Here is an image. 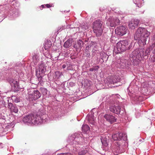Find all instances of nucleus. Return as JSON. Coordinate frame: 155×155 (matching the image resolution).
I'll return each mask as SVG.
<instances>
[{"instance_id": "nucleus-1", "label": "nucleus", "mask_w": 155, "mask_h": 155, "mask_svg": "<svg viewBox=\"0 0 155 155\" xmlns=\"http://www.w3.org/2000/svg\"><path fill=\"white\" fill-rule=\"evenodd\" d=\"M150 34L144 28L140 27L137 29L134 35V39L138 40V43L140 46H142L146 44L147 39L149 38Z\"/></svg>"}, {"instance_id": "nucleus-2", "label": "nucleus", "mask_w": 155, "mask_h": 155, "mask_svg": "<svg viewBox=\"0 0 155 155\" xmlns=\"http://www.w3.org/2000/svg\"><path fill=\"white\" fill-rule=\"evenodd\" d=\"M117 137V153H122L124 152V149L123 143H124L122 141H125L127 140V135L122 132H119Z\"/></svg>"}, {"instance_id": "nucleus-3", "label": "nucleus", "mask_w": 155, "mask_h": 155, "mask_svg": "<svg viewBox=\"0 0 155 155\" xmlns=\"http://www.w3.org/2000/svg\"><path fill=\"white\" fill-rule=\"evenodd\" d=\"M102 21L100 20H96L93 23V31L97 36H101L103 30L101 28Z\"/></svg>"}, {"instance_id": "nucleus-4", "label": "nucleus", "mask_w": 155, "mask_h": 155, "mask_svg": "<svg viewBox=\"0 0 155 155\" xmlns=\"http://www.w3.org/2000/svg\"><path fill=\"white\" fill-rule=\"evenodd\" d=\"M129 42L127 40L121 41L117 43V53H120L125 51L128 45Z\"/></svg>"}, {"instance_id": "nucleus-5", "label": "nucleus", "mask_w": 155, "mask_h": 155, "mask_svg": "<svg viewBox=\"0 0 155 155\" xmlns=\"http://www.w3.org/2000/svg\"><path fill=\"white\" fill-rule=\"evenodd\" d=\"M28 95L29 99L31 101H33L38 99L41 96V94L38 90H34L32 93L29 92Z\"/></svg>"}, {"instance_id": "nucleus-6", "label": "nucleus", "mask_w": 155, "mask_h": 155, "mask_svg": "<svg viewBox=\"0 0 155 155\" xmlns=\"http://www.w3.org/2000/svg\"><path fill=\"white\" fill-rule=\"evenodd\" d=\"M127 31V29L124 26H121L117 28V35L122 36L125 34Z\"/></svg>"}, {"instance_id": "nucleus-7", "label": "nucleus", "mask_w": 155, "mask_h": 155, "mask_svg": "<svg viewBox=\"0 0 155 155\" xmlns=\"http://www.w3.org/2000/svg\"><path fill=\"white\" fill-rule=\"evenodd\" d=\"M139 23L140 21L138 19L132 20L129 22V28L130 29H134L138 26Z\"/></svg>"}, {"instance_id": "nucleus-8", "label": "nucleus", "mask_w": 155, "mask_h": 155, "mask_svg": "<svg viewBox=\"0 0 155 155\" xmlns=\"http://www.w3.org/2000/svg\"><path fill=\"white\" fill-rule=\"evenodd\" d=\"M133 59L137 61L141 57L140 52L139 50L136 49L133 51L131 54Z\"/></svg>"}, {"instance_id": "nucleus-9", "label": "nucleus", "mask_w": 155, "mask_h": 155, "mask_svg": "<svg viewBox=\"0 0 155 155\" xmlns=\"http://www.w3.org/2000/svg\"><path fill=\"white\" fill-rule=\"evenodd\" d=\"M35 119V117L34 115L30 114L27 116L23 119V121L24 123H31L34 124V120Z\"/></svg>"}, {"instance_id": "nucleus-10", "label": "nucleus", "mask_w": 155, "mask_h": 155, "mask_svg": "<svg viewBox=\"0 0 155 155\" xmlns=\"http://www.w3.org/2000/svg\"><path fill=\"white\" fill-rule=\"evenodd\" d=\"M9 82L12 86H13L14 87L15 90V91H19V83L18 81L15 80L12 78H11L9 79Z\"/></svg>"}, {"instance_id": "nucleus-11", "label": "nucleus", "mask_w": 155, "mask_h": 155, "mask_svg": "<svg viewBox=\"0 0 155 155\" xmlns=\"http://www.w3.org/2000/svg\"><path fill=\"white\" fill-rule=\"evenodd\" d=\"M104 117L107 120L110 122L111 123L114 122L115 120L114 117L111 115L106 114L104 116Z\"/></svg>"}, {"instance_id": "nucleus-12", "label": "nucleus", "mask_w": 155, "mask_h": 155, "mask_svg": "<svg viewBox=\"0 0 155 155\" xmlns=\"http://www.w3.org/2000/svg\"><path fill=\"white\" fill-rule=\"evenodd\" d=\"M46 69V67L44 64H41L38 66V71L39 74L44 73Z\"/></svg>"}, {"instance_id": "nucleus-13", "label": "nucleus", "mask_w": 155, "mask_h": 155, "mask_svg": "<svg viewBox=\"0 0 155 155\" xmlns=\"http://www.w3.org/2000/svg\"><path fill=\"white\" fill-rule=\"evenodd\" d=\"M43 119L39 115H36L35 117V119L34 120V124H41L43 122Z\"/></svg>"}, {"instance_id": "nucleus-14", "label": "nucleus", "mask_w": 155, "mask_h": 155, "mask_svg": "<svg viewBox=\"0 0 155 155\" xmlns=\"http://www.w3.org/2000/svg\"><path fill=\"white\" fill-rule=\"evenodd\" d=\"M72 39H68L64 43V47L65 48H69L72 45Z\"/></svg>"}, {"instance_id": "nucleus-15", "label": "nucleus", "mask_w": 155, "mask_h": 155, "mask_svg": "<svg viewBox=\"0 0 155 155\" xmlns=\"http://www.w3.org/2000/svg\"><path fill=\"white\" fill-rule=\"evenodd\" d=\"M52 43L50 41H47L45 42L44 45L45 49L46 50H48L49 48L51 47Z\"/></svg>"}, {"instance_id": "nucleus-16", "label": "nucleus", "mask_w": 155, "mask_h": 155, "mask_svg": "<svg viewBox=\"0 0 155 155\" xmlns=\"http://www.w3.org/2000/svg\"><path fill=\"white\" fill-rule=\"evenodd\" d=\"M143 1V0H135L134 3L138 7H140L141 6Z\"/></svg>"}, {"instance_id": "nucleus-17", "label": "nucleus", "mask_w": 155, "mask_h": 155, "mask_svg": "<svg viewBox=\"0 0 155 155\" xmlns=\"http://www.w3.org/2000/svg\"><path fill=\"white\" fill-rule=\"evenodd\" d=\"M32 62H33L35 64H36L38 62V56L36 54H34L32 58Z\"/></svg>"}, {"instance_id": "nucleus-18", "label": "nucleus", "mask_w": 155, "mask_h": 155, "mask_svg": "<svg viewBox=\"0 0 155 155\" xmlns=\"http://www.w3.org/2000/svg\"><path fill=\"white\" fill-rule=\"evenodd\" d=\"M82 131L86 132L89 130L90 128L87 125L85 124L82 126Z\"/></svg>"}, {"instance_id": "nucleus-19", "label": "nucleus", "mask_w": 155, "mask_h": 155, "mask_svg": "<svg viewBox=\"0 0 155 155\" xmlns=\"http://www.w3.org/2000/svg\"><path fill=\"white\" fill-rule=\"evenodd\" d=\"M104 137L102 136L101 138V140L102 143H105L106 145H107V141L108 140V139L107 138H106V136L104 137Z\"/></svg>"}, {"instance_id": "nucleus-20", "label": "nucleus", "mask_w": 155, "mask_h": 155, "mask_svg": "<svg viewBox=\"0 0 155 155\" xmlns=\"http://www.w3.org/2000/svg\"><path fill=\"white\" fill-rule=\"evenodd\" d=\"M11 112H14L15 113H17L18 111V108L15 105H14L12 108V109L10 110Z\"/></svg>"}, {"instance_id": "nucleus-21", "label": "nucleus", "mask_w": 155, "mask_h": 155, "mask_svg": "<svg viewBox=\"0 0 155 155\" xmlns=\"http://www.w3.org/2000/svg\"><path fill=\"white\" fill-rule=\"evenodd\" d=\"M78 46L80 47L81 48L83 46L84 43L81 40H79L78 41Z\"/></svg>"}, {"instance_id": "nucleus-22", "label": "nucleus", "mask_w": 155, "mask_h": 155, "mask_svg": "<svg viewBox=\"0 0 155 155\" xmlns=\"http://www.w3.org/2000/svg\"><path fill=\"white\" fill-rule=\"evenodd\" d=\"M14 105L11 103L8 102V108L10 110L11 109H12V107Z\"/></svg>"}, {"instance_id": "nucleus-23", "label": "nucleus", "mask_w": 155, "mask_h": 155, "mask_svg": "<svg viewBox=\"0 0 155 155\" xmlns=\"http://www.w3.org/2000/svg\"><path fill=\"white\" fill-rule=\"evenodd\" d=\"M55 74L57 77V78H58L62 75V73L59 71H57L55 72Z\"/></svg>"}, {"instance_id": "nucleus-24", "label": "nucleus", "mask_w": 155, "mask_h": 155, "mask_svg": "<svg viewBox=\"0 0 155 155\" xmlns=\"http://www.w3.org/2000/svg\"><path fill=\"white\" fill-rule=\"evenodd\" d=\"M116 108L115 107L111 106L110 107V111L113 113H115Z\"/></svg>"}, {"instance_id": "nucleus-25", "label": "nucleus", "mask_w": 155, "mask_h": 155, "mask_svg": "<svg viewBox=\"0 0 155 155\" xmlns=\"http://www.w3.org/2000/svg\"><path fill=\"white\" fill-rule=\"evenodd\" d=\"M150 50H151V48L150 47L147 48L145 51V53L146 55L150 53Z\"/></svg>"}, {"instance_id": "nucleus-26", "label": "nucleus", "mask_w": 155, "mask_h": 155, "mask_svg": "<svg viewBox=\"0 0 155 155\" xmlns=\"http://www.w3.org/2000/svg\"><path fill=\"white\" fill-rule=\"evenodd\" d=\"M86 152L85 150H81L79 152L78 154L79 155H84L86 153Z\"/></svg>"}, {"instance_id": "nucleus-27", "label": "nucleus", "mask_w": 155, "mask_h": 155, "mask_svg": "<svg viewBox=\"0 0 155 155\" xmlns=\"http://www.w3.org/2000/svg\"><path fill=\"white\" fill-rule=\"evenodd\" d=\"M124 60L122 58L120 59H119L118 60L117 63L119 64H121V63H124Z\"/></svg>"}, {"instance_id": "nucleus-28", "label": "nucleus", "mask_w": 155, "mask_h": 155, "mask_svg": "<svg viewBox=\"0 0 155 155\" xmlns=\"http://www.w3.org/2000/svg\"><path fill=\"white\" fill-rule=\"evenodd\" d=\"M58 155H74L70 153H61Z\"/></svg>"}, {"instance_id": "nucleus-29", "label": "nucleus", "mask_w": 155, "mask_h": 155, "mask_svg": "<svg viewBox=\"0 0 155 155\" xmlns=\"http://www.w3.org/2000/svg\"><path fill=\"white\" fill-rule=\"evenodd\" d=\"M120 109H121V108L120 107H117V112L118 110L119 111V116L120 117V115H121V114H120V113H121V111L120 110ZM117 114H118L117 112Z\"/></svg>"}, {"instance_id": "nucleus-30", "label": "nucleus", "mask_w": 155, "mask_h": 155, "mask_svg": "<svg viewBox=\"0 0 155 155\" xmlns=\"http://www.w3.org/2000/svg\"><path fill=\"white\" fill-rule=\"evenodd\" d=\"M155 47V41L151 45L150 47L151 48V50H152Z\"/></svg>"}, {"instance_id": "nucleus-31", "label": "nucleus", "mask_w": 155, "mask_h": 155, "mask_svg": "<svg viewBox=\"0 0 155 155\" xmlns=\"http://www.w3.org/2000/svg\"><path fill=\"white\" fill-rule=\"evenodd\" d=\"M112 139L114 140H116V134H114L113 135H112Z\"/></svg>"}, {"instance_id": "nucleus-32", "label": "nucleus", "mask_w": 155, "mask_h": 155, "mask_svg": "<svg viewBox=\"0 0 155 155\" xmlns=\"http://www.w3.org/2000/svg\"><path fill=\"white\" fill-rule=\"evenodd\" d=\"M20 101V99L19 97H16L15 100V102L16 103H18Z\"/></svg>"}, {"instance_id": "nucleus-33", "label": "nucleus", "mask_w": 155, "mask_h": 155, "mask_svg": "<svg viewBox=\"0 0 155 155\" xmlns=\"http://www.w3.org/2000/svg\"><path fill=\"white\" fill-rule=\"evenodd\" d=\"M42 91L45 94H47V90L45 88H42L41 89Z\"/></svg>"}, {"instance_id": "nucleus-34", "label": "nucleus", "mask_w": 155, "mask_h": 155, "mask_svg": "<svg viewBox=\"0 0 155 155\" xmlns=\"http://www.w3.org/2000/svg\"><path fill=\"white\" fill-rule=\"evenodd\" d=\"M93 68H94V71H97L98 70L99 67L98 66H96L94 67Z\"/></svg>"}, {"instance_id": "nucleus-35", "label": "nucleus", "mask_w": 155, "mask_h": 155, "mask_svg": "<svg viewBox=\"0 0 155 155\" xmlns=\"http://www.w3.org/2000/svg\"><path fill=\"white\" fill-rule=\"evenodd\" d=\"M88 120L90 123H91L92 124H93L94 122V120H93V121L91 120L89 118H88Z\"/></svg>"}, {"instance_id": "nucleus-36", "label": "nucleus", "mask_w": 155, "mask_h": 155, "mask_svg": "<svg viewBox=\"0 0 155 155\" xmlns=\"http://www.w3.org/2000/svg\"><path fill=\"white\" fill-rule=\"evenodd\" d=\"M45 5L47 8H49L51 6V5L48 4H47Z\"/></svg>"}, {"instance_id": "nucleus-37", "label": "nucleus", "mask_w": 155, "mask_h": 155, "mask_svg": "<svg viewBox=\"0 0 155 155\" xmlns=\"http://www.w3.org/2000/svg\"><path fill=\"white\" fill-rule=\"evenodd\" d=\"M110 85H111L112 87H115V86L114 85V83H113V84L111 83Z\"/></svg>"}, {"instance_id": "nucleus-38", "label": "nucleus", "mask_w": 155, "mask_h": 155, "mask_svg": "<svg viewBox=\"0 0 155 155\" xmlns=\"http://www.w3.org/2000/svg\"><path fill=\"white\" fill-rule=\"evenodd\" d=\"M94 68H90L89 69V71H94Z\"/></svg>"}, {"instance_id": "nucleus-39", "label": "nucleus", "mask_w": 155, "mask_h": 155, "mask_svg": "<svg viewBox=\"0 0 155 155\" xmlns=\"http://www.w3.org/2000/svg\"><path fill=\"white\" fill-rule=\"evenodd\" d=\"M62 67L63 68H66V65L65 64H63V65Z\"/></svg>"}, {"instance_id": "nucleus-40", "label": "nucleus", "mask_w": 155, "mask_h": 155, "mask_svg": "<svg viewBox=\"0 0 155 155\" xmlns=\"http://www.w3.org/2000/svg\"><path fill=\"white\" fill-rule=\"evenodd\" d=\"M154 54V55L153 56V58L154 59V61H155V54Z\"/></svg>"}, {"instance_id": "nucleus-41", "label": "nucleus", "mask_w": 155, "mask_h": 155, "mask_svg": "<svg viewBox=\"0 0 155 155\" xmlns=\"http://www.w3.org/2000/svg\"><path fill=\"white\" fill-rule=\"evenodd\" d=\"M114 38V37H111V41H112V42H113V41H112L113 40V39Z\"/></svg>"}, {"instance_id": "nucleus-42", "label": "nucleus", "mask_w": 155, "mask_h": 155, "mask_svg": "<svg viewBox=\"0 0 155 155\" xmlns=\"http://www.w3.org/2000/svg\"><path fill=\"white\" fill-rule=\"evenodd\" d=\"M41 7L42 8H44V7H45L44 5H42L41 6Z\"/></svg>"}, {"instance_id": "nucleus-43", "label": "nucleus", "mask_w": 155, "mask_h": 155, "mask_svg": "<svg viewBox=\"0 0 155 155\" xmlns=\"http://www.w3.org/2000/svg\"><path fill=\"white\" fill-rule=\"evenodd\" d=\"M118 21H119V22H120V20H119V19H120V17L118 16Z\"/></svg>"}, {"instance_id": "nucleus-44", "label": "nucleus", "mask_w": 155, "mask_h": 155, "mask_svg": "<svg viewBox=\"0 0 155 155\" xmlns=\"http://www.w3.org/2000/svg\"><path fill=\"white\" fill-rule=\"evenodd\" d=\"M153 53L154 54H155V49H154V50L153 51Z\"/></svg>"}, {"instance_id": "nucleus-45", "label": "nucleus", "mask_w": 155, "mask_h": 155, "mask_svg": "<svg viewBox=\"0 0 155 155\" xmlns=\"http://www.w3.org/2000/svg\"><path fill=\"white\" fill-rule=\"evenodd\" d=\"M121 81V78L119 79L118 81Z\"/></svg>"}, {"instance_id": "nucleus-46", "label": "nucleus", "mask_w": 155, "mask_h": 155, "mask_svg": "<svg viewBox=\"0 0 155 155\" xmlns=\"http://www.w3.org/2000/svg\"><path fill=\"white\" fill-rule=\"evenodd\" d=\"M114 31H115V33H116V31H116V29H115Z\"/></svg>"}, {"instance_id": "nucleus-47", "label": "nucleus", "mask_w": 155, "mask_h": 155, "mask_svg": "<svg viewBox=\"0 0 155 155\" xmlns=\"http://www.w3.org/2000/svg\"><path fill=\"white\" fill-rule=\"evenodd\" d=\"M115 53L116 54V52H113V55H114Z\"/></svg>"}, {"instance_id": "nucleus-48", "label": "nucleus", "mask_w": 155, "mask_h": 155, "mask_svg": "<svg viewBox=\"0 0 155 155\" xmlns=\"http://www.w3.org/2000/svg\"><path fill=\"white\" fill-rule=\"evenodd\" d=\"M154 37H155V35H153V38H154Z\"/></svg>"}, {"instance_id": "nucleus-49", "label": "nucleus", "mask_w": 155, "mask_h": 155, "mask_svg": "<svg viewBox=\"0 0 155 155\" xmlns=\"http://www.w3.org/2000/svg\"><path fill=\"white\" fill-rule=\"evenodd\" d=\"M117 81H118V80L117 79Z\"/></svg>"}, {"instance_id": "nucleus-50", "label": "nucleus", "mask_w": 155, "mask_h": 155, "mask_svg": "<svg viewBox=\"0 0 155 155\" xmlns=\"http://www.w3.org/2000/svg\"><path fill=\"white\" fill-rule=\"evenodd\" d=\"M119 85H120V84H119L118 85V86H119Z\"/></svg>"}]
</instances>
